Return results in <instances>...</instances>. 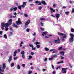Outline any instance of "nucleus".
I'll list each match as a JSON object with an SVG mask.
<instances>
[{"instance_id":"10","label":"nucleus","mask_w":74,"mask_h":74,"mask_svg":"<svg viewBox=\"0 0 74 74\" xmlns=\"http://www.w3.org/2000/svg\"><path fill=\"white\" fill-rule=\"evenodd\" d=\"M50 12L51 13H53V12H55V10L53 9V8H50Z\"/></svg>"},{"instance_id":"25","label":"nucleus","mask_w":74,"mask_h":74,"mask_svg":"<svg viewBox=\"0 0 74 74\" xmlns=\"http://www.w3.org/2000/svg\"><path fill=\"white\" fill-rule=\"evenodd\" d=\"M35 4H38V3H39V1H36L35 2Z\"/></svg>"},{"instance_id":"17","label":"nucleus","mask_w":74,"mask_h":74,"mask_svg":"<svg viewBox=\"0 0 74 74\" xmlns=\"http://www.w3.org/2000/svg\"><path fill=\"white\" fill-rule=\"evenodd\" d=\"M16 53H17V51L15 50L14 52V53L13 54V56L14 57L16 56Z\"/></svg>"},{"instance_id":"44","label":"nucleus","mask_w":74,"mask_h":74,"mask_svg":"<svg viewBox=\"0 0 74 74\" xmlns=\"http://www.w3.org/2000/svg\"><path fill=\"white\" fill-rule=\"evenodd\" d=\"M47 60H48V58H45L44 59V61L45 62H46V61H47Z\"/></svg>"},{"instance_id":"8","label":"nucleus","mask_w":74,"mask_h":74,"mask_svg":"<svg viewBox=\"0 0 74 74\" xmlns=\"http://www.w3.org/2000/svg\"><path fill=\"white\" fill-rule=\"evenodd\" d=\"M21 56H22L23 59H25V55H24L25 54L24 51H22L21 53Z\"/></svg>"},{"instance_id":"20","label":"nucleus","mask_w":74,"mask_h":74,"mask_svg":"<svg viewBox=\"0 0 74 74\" xmlns=\"http://www.w3.org/2000/svg\"><path fill=\"white\" fill-rule=\"evenodd\" d=\"M41 3L44 5H46V2H45L44 1H41Z\"/></svg>"},{"instance_id":"14","label":"nucleus","mask_w":74,"mask_h":74,"mask_svg":"<svg viewBox=\"0 0 74 74\" xmlns=\"http://www.w3.org/2000/svg\"><path fill=\"white\" fill-rule=\"evenodd\" d=\"M30 23V20H29L27 21L25 23V24L28 25Z\"/></svg>"},{"instance_id":"45","label":"nucleus","mask_w":74,"mask_h":74,"mask_svg":"<svg viewBox=\"0 0 74 74\" xmlns=\"http://www.w3.org/2000/svg\"><path fill=\"white\" fill-rule=\"evenodd\" d=\"M26 31L27 32H29V31H30V29H26Z\"/></svg>"},{"instance_id":"46","label":"nucleus","mask_w":74,"mask_h":74,"mask_svg":"<svg viewBox=\"0 0 74 74\" xmlns=\"http://www.w3.org/2000/svg\"><path fill=\"white\" fill-rule=\"evenodd\" d=\"M3 34V32L1 31H0V35H2Z\"/></svg>"},{"instance_id":"42","label":"nucleus","mask_w":74,"mask_h":74,"mask_svg":"<svg viewBox=\"0 0 74 74\" xmlns=\"http://www.w3.org/2000/svg\"><path fill=\"white\" fill-rule=\"evenodd\" d=\"M51 67H52V69H55V67H54V66H53V65H51Z\"/></svg>"},{"instance_id":"54","label":"nucleus","mask_w":74,"mask_h":74,"mask_svg":"<svg viewBox=\"0 0 74 74\" xmlns=\"http://www.w3.org/2000/svg\"><path fill=\"white\" fill-rule=\"evenodd\" d=\"M72 13H74V8L72 9Z\"/></svg>"},{"instance_id":"15","label":"nucleus","mask_w":74,"mask_h":74,"mask_svg":"<svg viewBox=\"0 0 74 74\" xmlns=\"http://www.w3.org/2000/svg\"><path fill=\"white\" fill-rule=\"evenodd\" d=\"M8 22H9V24L10 25H12V19H10L8 21Z\"/></svg>"},{"instance_id":"30","label":"nucleus","mask_w":74,"mask_h":74,"mask_svg":"<svg viewBox=\"0 0 74 74\" xmlns=\"http://www.w3.org/2000/svg\"><path fill=\"white\" fill-rule=\"evenodd\" d=\"M40 23L41 24V26H44V23L42 22H40Z\"/></svg>"},{"instance_id":"40","label":"nucleus","mask_w":74,"mask_h":74,"mask_svg":"<svg viewBox=\"0 0 74 74\" xmlns=\"http://www.w3.org/2000/svg\"><path fill=\"white\" fill-rule=\"evenodd\" d=\"M37 48H39L40 47V45H37L36 46Z\"/></svg>"},{"instance_id":"64","label":"nucleus","mask_w":74,"mask_h":74,"mask_svg":"<svg viewBox=\"0 0 74 74\" xmlns=\"http://www.w3.org/2000/svg\"><path fill=\"white\" fill-rule=\"evenodd\" d=\"M35 40V38H34L32 40V41H34Z\"/></svg>"},{"instance_id":"33","label":"nucleus","mask_w":74,"mask_h":74,"mask_svg":"<svg viewBox=\"0 0 74 74\" xmlns=\"http://www.w3.org/2000/svg\"><path fill=\"white\" fill-rule=\"evenodd\" d=\"M69 14V12H65V14L66 15H68Z\"/></svg>"},{"instance_id":"47","label":"nucleus","mask_w":74,"mask_h":74,"mask_svg":"<svg viewBox=\"0 0 74 74\" xmlns=\"http://www.w3.org/2000/svg\"><path fill=\"white\" fill-rule=\"evenodd\" d=\"M24 16H25V17H28V15L26 14H24Z\"/></svg>"},{"instance_id":"52","label":"nucleus","mask_w":74,"mask_h":74,"mask_svg":"<svg viewBox=\"0 0 74 74\" xmlns=\"http://www.w3.org/2000/svg\"><path fill=\"white\" fill-rule=\"evenodd\" d=\"M14 14L15 16H16V15H17V13L16 12H14Z\"/></svg>"},{"instance_id":"39","label":"nucleus","mask_w":74,"mask_h":74,"mask_svg":"<svg viewBox=\"0 0 74 74\" xmlns=\"http://www.w3.org/2000/svg\"><path fill=\"white\" fill-rule=\"evenodd\" d=\"M48 33V32L45 31L43 32V34H47Z\"/></svg>"},{"instance_id":"9","label":"nucleus","mask_w":74,"mask_h":74,"mask_svg":"<svg viewBox=\"0 0 74 74\" xmlns=\"http://www.w3.org/2000/svg\"><path fill=\"white\" fill-rule=\"evenodd\" d=\"M29 46L30 47H32V50L34 51V50H36V47H34V46L33 45H32L31 44H29Z\"/></svg>"},{"instance_id":"31","label":"nucleus","mask_w":74,"mask_h":74,"mask_svg":"<svg viewBox=\"0 0 74 74\" xmlns=\"http://www.w3.org/2000/svg\"><path fill=\"white\" fill-rule=\"evenodd\" d=\"M32 71H29L28 73V74H31L32 73Z\"/></svg>"},{"instance_id":"16","label":"nucleus","mask_w":74,"mask_h":74,"mask_svg":"<svg viewBox=\"0 0 74 74\" xmlns=\"http://www.w3.org/2000/svg\"><path fill=\"white\" fill-rule=\"evenodd\" d=\"M12 26L14 27H15L16 28H18V27L17 25H16L15 23H13Z\"/></svg>"},{"instance_id":"58","label":"nucleus","mask_w":74,"mask_h":74,"mask_svg":"<svg viewBox=\"0 0 74 74\" xmlns=\"http://www.w3.org/2000/svg\"><path fill=\"white\" fill-rule=\"evenodd\" d=\"M22 66L23 67H25V65L24 64H23Z\"/></svg>"},{"instance_id":"29","label":"nucleus","mask_w":74,"mask_h":74,"mask_svg":"<svg viewBox=\"0 0 74 74\" xmlns=\"http://www.w3.org/2000/svg\"><path fill=\"white\" fill-rule=\"evenodd\" d=\"M62 48H63V47H59V50H61V49H62Z\"/></svg>"},{"instance_id":"27","label":"nucleus","mask_w":74,"mask_h":74,"mask_svg":"<svg viewBox=\"0 0 74 74\" xmlns=\"http://www.w3.org/2000/svg\"><path fill=\"white\" fill-rule=\"evenodd\" d=\"M14 11H15L17 10V7H15L14 8H13Z\"/></svg>"},{"instance_id":"21","label":"nucleus","mask_w":74,"mask_h":74,"mask_svg":"<svg viewBox=\"0 0 74 74\" xmlns=\"http://www.w3.org/2000/svg\"><path fill=\"white\" fill-rule=\"evenodd\" d=\"M12 35V32H10L9 33V37H11V36Z\"/></svg>"},{"instance_id":"62","label":"nucleus","mask_w":74,"mask_h":74,"mask_svg":"<svg viewBox=\"0 0 74 74\" xmlns=\"http://www.w3.org/2000/svg\"><path fill=\"white\" fill-rule=\"evenodd\" d=\"M10 11H13V10H14V8L13 9L12 8H11L10 9Z\"/></svg>"},{"instance_id":"59","label":"nucleus","mask_w":74,"mask_h":74,"mask_svg":"<svg viewBox=\"0 0 74 74\" xmlns=\"http://www.w3.org/2000/svg\"><path fill=\"white\" fill-rule=\"evenodd\" d=\"M61 59H64V58L62 57V56H61Z\"/></svg>"},{"instance_id":"19","label":"nucleus","mask_w":74,"mask_h":74,"mask_svg":"<svg viewBox=\"0 0 74 74\" xmlns=\"http://www.w3.org/2000/svg\"><path fill=\"white\" fill-rule=\"evenodd\" d=\"M60 55H64V54L65 53L64 52H60Z\"/></svg>"},{"instance_id":"38","label":"nucleus","mask_w":74,"mask_h":74,"mask_svg":"<svg viewBox=\"0 0 74 74\" xmlns=\"http://www.w3.org/2000/svg\"><path fill=\"white\" fill-rule=\"evenodd\" d=\"M40 30H41L42 31H44V29L42 28V27L40 28Z\"/></svg>"},{"instance_id":"13","label":"nucleus","mask_w":74,"mask_h":74,"mask_svg":"<svg viewBox=\"0 0 74 74\" xmlns=\"http://www.w3.org/2000/svg\"><path fill=\"white\" fill-rule=\"evenodd\" d=\"M12 60V56H10L9 57V59L8 60V61L9 62V63H10Z\"/></svg>"},{"instance_id":"11","label":"nucleus","mask_w":74,"mask_h":74,"mask_svg":"<svg viewBox=\"0 0 74 74\" xmlns=\"http://www.w3.org/2000/svg\"><path fill=\"white\" fill-rule=\"evenodd\" d=\"M26 5V2H23V4L21 5V7L23 8H24Z\"/></svg>"},{"instance_id":"22","label":"nucleus","mask_w":74,"mask_h":74,"mask_svg":"<svg viewBox=\"0 0 74 74\" xmlns=\"http://www.w3.org/2000/svg\"><path fill=\"white\" fill-rule=\"evenodd\" d=\"M27 25H26V24H25V25H24L25 27L24 28V29H26V28H27V27H28V26H27Z\"/></svg>"},{"instance_id":"51","label":"nucleus","mask_w":74,"mask_h":74,"mask_svg":"<svg viewBox=\"0 0 74 74\" xmlns=\"http://www.w3.org/2000/svg\"><path fill=\"white\" fill-rule=\"evenodd\" d=\"M35 44L36 45H37V44H39V43H38V42H36Z\"/></svg>"},{"instance_id":"18","label":"nucleus","mask_w":74,"mask_h":74,"mask_svg":"<svg viewBox=\"0 0 74 74\" xmlns=\"http://www.w3.org/2000/svg\"><path fill=\"white\" fill-rule=\"evenodd\" d=\"M64 63V62L63 61H61L59 62H57V64H60V63Z\"/></svg>"},{"instance_id":"55","label":"nucleus","mask_w":74,"mask_h":74,"mask_svg":"<svg viewBox=\"0 0 74 74\" xmlns=\"http://www.w3.org/2000/svg\"><path fill=\"white\" fill-rule=\"evenodd\" d=\"M8 28H5V30L6 31H7L8 30Z\"/></svg>"},{"instance_id":"26","label":"nucleus","mask_w":74,"mask_h":74,"mask_svg":"<svg viewBox=\"0 0 74 74\" xmlns=\"http://www.w3.org/2000/svg\"><path fill=\"white\" fill-rule=\"evenodd\" d=\"M14 65H15L14 64V63H12L11 64V67H13V66H14Z\"/></svg>"},{"instance_id":"28","label":"nucleus","mask_w":74,"mask_h":74,"mask_svg":"<svg viewBox=\"0 0 74 74\" xmlns=\"http://www.w3.org/2000/svg\"><path fill=\"white\" fill-rule=\"evenodd\" d=\"M32 56H29L28 59L29 60V59H32Z\"/></svg>"},{"instance_id":"49","label":"nucleus","mask_w":74,"mask_h":74,"mask_svg":"<svg viewBox=\"0 0 74 74\" xmlns=\"http://www.w3.org/2000/svg\"><path fill=\"white\" fill-rule=\"evenodd\" d=\"M44 19H45L44 18H40L41 21H43V20H44Z\"/></svg>"},{"instance_id":"50","label":"nucleus","mask_w":74,"mask_h":74,"mask_svg":"<svg viewBox=\"0 0 74 74\" xmlns=\"http://www.w3.org/2000/svg\"><path fill=\"white\" fill-rule=\"evenodd\" d=\"M10 30L11 31H12V32H13V30L12 29V28H10Z\"/></svg>"},{"instance_id":"48","label":"nucleus","mask_w":74,"mask_h":74,"mask_svg":"<svg viewBox=\"0 0 74 74\" xmlns=\"http://www.w3.org/2000/svg\"><path fill=\"white\" fill-rule=\"evenodd\" d=\"M38 5H41V3L40 2H39V4H38Z\"/></svg>"},{"instance_id":"36","label":"nucleus","mask_w":74,"mask_h":74,"mask_svg":"<svg viewBox=\"0 0 74 74\" xmlns=\"http://www.w3.org/2000/svg\"><path fill=\"white\" fill-rule=\"evenodd\" d=\"M45 50L47 51H49V49L48 48H45Z\"/></svg>"},{"instance_id":"32","label":"nucleus","mask_w":74,"mask_h":74,"mask_svg":"<svg viewBox=\"0 0 74 74\" xmlns=\"http://www.w3.org/2000/svg\"><path fill=\"white\" fill-rule=\"evenodd\" d=\"M58 69H60V66H58L56 68V70H58Z\"/></svg>"},{"instance_id":"63","label":"nucleus","mask_w":74,"mask_h":74,"mask_svg":"<svg viewBox=\"0 0 74 74\" xmlns=\"http://www.w3.org/2000/svg\"><path fill=\"white\" fill-rule=\"evenodd\" d=\"M56 74V72L55 71H53V74Z\"/></svg>"},{"instance_id":"4","label":"nucleus","mask_w":74,"mask_h":74,"mask_svg":"<svg viewBox=\"0 0 74 74\" xmlns=\"http://www.w3.org/2000/svg\"><path fill=\"white\" fill-rule=\"evenodd\" d=\"M3 66V67H2V70L1 69V68L0 67V71H1V72H3L4 69H5V67H6V66H5V63H3L2 64Z\"/></svg>"},{"instance_id":"3","label":"nucleus","mask_w":74,"mask_h":74,"mask_svg":"<svg viewBox=\"0 0 74 74\" xmlns=\"http://www.w3.org/2000/svg\"><path fill=\"white\" fill-rule=\"evenodd\" d=\"M71 38L69 39V41L71 42H72L74 41V34H70Z\"/></svg>"},{"instance_id":"57","label":"nucleus","mask_w":74,"mask_h":74,"mask_svg":"<svg viewBox=\"0 0 74 74\" xmlns=\"http://www.w3.org/2000/svg\"><path fill=\"white\" fill-rule=\"evenodd\" d=\"M31 54L32 55H34V53L33 52H31Z\"/></svg>"},{"instance_id":"60","label":"nucleus","mask_w":74,"mask_h":74,"mask_svg":"<svg viewBox=\"0 0 74 74\" xmlns=\"http://www.w3.org/2000/svg\"><path fill=\"white\" fill-rule=\"evenodd\" d=\"M69 64V66L71 67V68H72V67H73V66H71V64Z\"/></svg>"},{"instance_id":"1","label":"nucleus","mask_w":74,"mask_h":74,"mask_svg":"<svg viewBox=\"0 0 74 74\" xmlns=\"http://www.w3.org/2000/svg\"><path fill=\"white\" fill-rule=\"evenodd\" d=\"M1 29L2 30H4V26L5 28H7L8 27V26L10 25L8 23H7L5 24L3 23H1Z\"/></svg>"},{"instance_id":"41","label":"nucleus","mask_w":74,"mask_h":74,"mask_svg":"<svg viewBox=\"0 0 74 74\" xmlns=\"http://www.w3.org/2000/svg\"><path fill=\"white\" fill-rule=\"evenodd\" d=\"M69 2H70V4H72L73 3V1H71V0H69Z\"/></svg>"},{"instance_id":"2","label":"nucleus","mask_w":74,"mask_h":74,"mask_svg":"<svg viewBox=\"0 0 74 74\" xmlns=\"http://www.w3.org/2000/svg\"><path fill=\"white\" fill-rule=\"evenodd\" d=\"M58 35H59L60 36H62V41H63L64 38L66 37V35L65 34H64L63 33H60L59 32H58Z\"/></svg>"},{"instance_id":"12","label":"nucleus","mask_w":74,"mask_h":74,"mask_svg":"<svg viewBox=\"0 0 74 74\" xmlns=\"http://www.w3.org/2000/svg\"><path fill=\"white\" fill-rule=\"evenodd\" d=\"M60 14L58 13H57L56 14V17L57 18V20H58V19L59 18V16H60Z\"/></svg>"},{"instance_id":"34","label":"nucleus","mask_w":74,"mask_h":74,"mask_svg":"<svg viewBox=\"0 0 74 74\" xmlns=\"http://www.w3.org/2000/svg\"><path fill=\"white\" fill-rule=\"evenodd\" d=\"M18 8L19 9V10H22V8L21 6H19L18 7Z\"/></svg>"},{"instance_id":"6","label":"nucleus","mask_w":74,"mask_h":74,"mask_svg":"<svg viewBox=\"0 0 74 74\" xmlns=\"http://www.w3.org/2000/svg\"><path fill=\"white\" fill-rule=\"evenodd\" d=\"M56 43H58V44H60V39H59V37L57 36L56 38Z\"/></svg>"},{"instance_id":"35","label":"nucleus","mask_w":74,"mask_h":74,"mask_svg":"<svg viewBox=\"0 0 74 74\" xmlns=\"http://www.w3.org/2000/svg\"><path fill=\"white\" fill-rule=\"evenodd\" d=\"M71 30L72 32H74V29H73V28H72L71 29Z\"/></svg>"},{"instance_id":"61","label":"nucleus","mask_w":74,"mask_h":74,"mask_svg":"<svg viewBox=\"0 0 74 74\" xmlns=\"http://www.w3.org/2000/svg\"><path fill=\"white\" fill-rule=\"evenodd\" d=\"M18 59V57H15L14 58V60H16V59Z\"/></svg>"},{"instance_id":"56","label":"nucleus","mask_w":74,"mask_h":74,"mask_svg":"<svg viewBox=\"0 0 74 74\" xmlns=\"http://www.w3.org/2000/svg\"><path fill=\"white\" fill-rule=\"evenodd\" d=\"M45 38H48V37L47 36H46L44 37Z\"/></svg>"},{"instance_id":"7","label":"nucleus","mask_w":74,"mask_h":74,"mask_svg":"<svg viewBox=\"0 0 74 74\" xmlns=\"http://www.w3.org/2000/svg\"><path fill=\"white\" fill-rule=\"evenodd\" d=\"M67 68H62V73H63L64 74H65V73H66L67 72V71H66V70H67Z\"/></svg>"},{"instance_id":"24","label":"nucleus","mask_w":74,"mask_h":74,"mask_svg":"<svg viewBox=\"0 0 74 74\" xmlns=\"http://www.w3.org/2000/svg\"><path fill=\"white\" fill-rule=\"evenodd\" d=\"M17 68L18 70H19V69H20V66H19V64L17 65Z\"/></svg>"},{"instance_id":"23","label":"nucleus","mask_w":74,"mask_h":74,"mask_svg":"<svg viewBox=\"0 0 74 74\" xmlns=\"http://www.w3.org/2000/svg\"><path fill=\"white\" fill-rule=\"evenodd\" d=\"M4 38H5L6 39H7V35L4 34L3 36Z\"/></svg>"},{"instance_id":"53","label":"nucleus","mask_w":74,"mask_h":74,"mask_svg":"<svg viewBox=\"0 0 74 74\" xmlns=\"http://www.w3.org/2000/svg\"><path fill=\"white\" fill-rule=\"evenodd\" d=\"M62 8L63 9H65V8H66V6H63L62 7Z\"/></svg>"},{"instance_id":"37","label":"nucleus","mask_w":74,"mask_h":74,"mask_svg":"<svg viewBox=\"0 0 74 74\" xmlns=\"http://www.w3.org/2000/svg\"><path fill=\"white\" fill-rule=\"evenodd\" d=\"M53 59V58H50L49 59V60H52Z\"/></svg>"},{"instance_id":"43","label":"nucleus","mask_w":74,"mask_h":74,"mask_svg":"<svg viewBox=\"0 0 74 74\" xmlns=\"http://www.w3.org/2000/svg\"><path fill=\"white\" fill-rule=\"evenodd\" d=\"M39 9L40 10H41L42 9V7L40 6L39 8Z\"/></svg>"},{"instance_id":"5","label":"nucleus","mask_w":74,"mask_h":74,"mask_svg":"<svg viewBox=\"0 0 74 74\" xmlns=\"http://www.w3.org/2000/svg\"><path fill=\"white\" fill-rule=\"evenodd\" d=\"M16 24L17 25H22V23L21 21V19L19 18L18 21H17L16 22Z\"/></svg>"}]
</instances>
